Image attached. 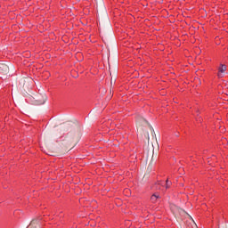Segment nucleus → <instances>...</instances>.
Masks as SVG:
<instances>
[{"mask_svg":"<svg viewBox=\"0 0 228 228\" xmlns=\"http://www.w3.org/2000/svg\"><path fill=\"white\" fill-rule=\"evenodd\" d=\"M158 199H159V194L158 193H154L151 197V202H157Z\"/></svg>","mask_w":228,"mask_h":228,"instance_id":"obj_2","label":"nucleus"},{"mask_svg":"<svg viewBox=\"0 0 228 228\" xmlns=\"http://www.w3.org/2000/svg\"><path fill=\"white\" fill-rule=\"evenodd\" d=\"M225 70H227V66H225L224 64H220L217 74L218 77H223V74L224 72H225Z\"/></svg>","mask_w":228,"mask_h":228,"instance_id":"obj_1","label":"nucleus"},{"mask_svg":"<svg viewBox=\"0 0 228 228\" xmlns=\"http://www.w3.org/2000/svg\"><path fill=\"white\" fill-rule=\"evenodd\" d=\"M170 186H172V182L168 181V179H167L165 183L166 190H168V188H170Z\"/></svg>","mask_w":228,"mask_h":228,"instance_id":"obj_3","label":"nucleus"},{"mask_svg":"<svg viewBox=\"0 0 228 228\" xmlns=\"http://www.w3.org/2000/svg\"><path fill=\"white\" fill-rule=\"evenodd\" d=\"M45 101H43L40 104H45Z\"/></svg>","mask_w":228,"mask_h":228,"instance_id":"obj_4","label":"nucleus"}]
</instances>
